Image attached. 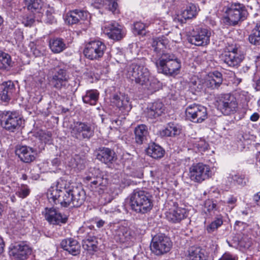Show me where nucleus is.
Here are the masks:
<instances>
[{
	"instance_id": "29",
	"label": "nucleus",
	"mask_w": 260,
	"mask_h": 260,
	"mask_svg": "<svg viewBox=\"0 0 260 260\" xmlns=\"http://www.w3.org/2000/svg\"><path fill=\"white\" fill-rule=\"evenodd\" d=\"M219 212V207L216 201L210 199L205 201L202 212L205 215L206 219L211 218L213 216H216L217 215L216 213Z\"/></svg>"
},
{
	"instance_id": "8",
	"label": "nucleus",
	"mask_w": 260,
	"mask_h": 260,
	"mask_svg": "<svg viewBox=\"0 0 260 260\" xmlns=\"http://www.w3.org/2000/svg\"><path fill=\"white\" fill-rule=\"evenodd\" d=\"M225 12L224 22L230 25H236L240 20H244L247 15L245 6L240 3L232 4Z\"/></svg>"
},
{
	"instance_id": "45",
	"label": "nucleus",
	"mask_w": 260,
	"mask_h": 260,
	"mask_svg": "<svg viewBox=\"0 0 260 260\" xmlns=\"http://www.w3.org/2000/svg\"><path fill=\"white\" fill-rule=\"evenodd\" d=\"M74 164L72 165L73 167L77 168L79 170L84 169L86 161L84 158H82L80 156L77 155L73 159Z\"/></svg>"
},
{
	"instance_id": "50",
	"label": "nucleus",
	"mask_w": 260,
	"mask_h": 260,
	"mask_svg": "<svg viewBox=\"0 0 260 260\" xmlns=\"http://www.w3.org/2000/svg\"><path fill=\"white\" fill-rule=\"evenodd\" d=\"M189 88L192 92H199L202 88V85L198 81H192L189 83Z\"/></svg>"
},
{
	"instance_id": "58",
	"label": "nucleus",
	"mask_w": 260,
	"mask_h": 260,
	"mask_svg": "<svg viewBox=\"0 0 260 260\" xmlns=\"http://www.w3.org/2000/svg\"><path fill=\"white\" fill-rule=\"evenodd\" d=\"M236 202H237V199L234 197H231L228 199L227 203L229 205H233V207H232V208H233L234 207V205L235 204V203H236Z\"/></svg>"
},
{
	"instance_id": "1",
	"label": "nucleus",
	"mask_w": 260,
	"mask_h": 260,
	"mask_svg": "<svg viewBox=\"0 0 260 260\" xmlns=\"http://www.w3.org/2000/svg\"><path fill=\"white\" fill-rule=\"evenodd\" d=\"M47 196L50 203L63 207H80L86 199L83 188L78 186L67 187L66 181L62 179L57 180L49 188Z\"/></svg>"
},
{
	"instance_id": "19",
	"label": "nucleus",
	"mask_w": 260,
	"mask_h": 260,
	"mask_svg": "<svg viewBox=\"0 0 260 260\" xmlns=\"http://www.w3.org/2000/svg\"><path fill=\"white\" fill-rule=\"evenodd\" d=\"M15 152L20 160L26 164L34 161L36 157L37 150L26 145H18Z\"/></svg>"
},
{
	"instance_id": "41",
	"label": "nucleus",
	"mask_w": 260,
	"mask_h": 260,
	"mask_svg": "<svg viewBox=\"0 0 260 260\" xmlns=\"http://www.w3.org/2000/svg\"><path fill=\"white\" fill-rule=\"evenodd\" d=\"M228 180L229 182L233 183L234 184L241 186L246 185L248 181L245 175L240 174L239 173L235 175L230 174L229 176L228 177Z\"/></svg>"
},
{
	"instance_id": "53",
	"label": "nucleus",
	"mask_w": 260,
	"mask_h": 260,
	"mask_svg": "<svg viewBox=\"0 0 260 260\" xmlns=\"http://www.w3.org/2000/svg\"><path fill=\"white\" fill-rule=\"evenodd\" d=\"M51 135L50 133L43 134V135L41 136L40 140L42 141H44V142L46 143L47 142L49 141L51 138Z\"/></svg>"
},
{
	"instance_id": "14",
	"label": "nucleus",
	"mask_w": 260,
	"mask_h": 260,
	"mask_svg": "<svg viewBox=\"0 0 260 260\" xmlns=\"http://www.w3.org/2000/svg\"><path fill=\"white\" fill-rule=\"evenodd\" d=\"M187 118L194 123H202L208 117L207 108L200 104H191L185 110Z\"/></svg>"
},
{
	"instance_id": "42",
	"label": "nucleus",
	"mask_w": 260,
	"mask_h": 260,
	"mask_svg": "<svg viewBox=\"0 0 260 260\" xmlns=\"http://www.w3.org/2000/svg\"><path fill=\"white\" fill-rule=\"evenodd\" d=\"M12 66V61L11 56L0 50V69L8 70Z\"/></svg>"
},
{
	"instance_id": "52",
	"label": "nucleus",
	"mask_w": 260,
	"mask_h": 260,
	"mask_svg": "<svg viewBox=\"0 0 260 260\" xmlns=\"http://www.w3.org/2000/svg\"><path fill=\"white\" fill-rule=\"evenodd\" d=\"M78 13L79 14V18L80 20H86L89 14L86 11L78 9Z\"/></svg>"
},
{
	"instance_id": "62",
	"label": "nucleus",
	"mask_w": 260,
	"mask_h": 260,
	"mask_svg": "<svg viewBox=\"0 0 260 260\" xmlns=\"http://www.w3.org/2000/svg\"><path fill=\"white\" fill-rule=\"evenodd\" d=\"M105 223V221H104L102 219H100L99 221L96 222V225L98 228H100L104 226Z\"/></svg>"
},
{
	"instance_id": "34",
	"label": "nucleus",
	"mask_w": 260,
	"mask_h": 260,
	"mask_svg": "<svg viewBox=\"0 0 260 260\" xmlns=\"http://www.w3.org/2000/svg\"><path fill=\"white\" fill-rule=\"evenodd\" d=\"M28 10L37 14L42 13L44 10L43 0H24Z\"/></svg>"
},
{
	"instance_id": "22",
	"label": "nucleus",
	"mask_w": 260,
	"mask_h": 260,
	"mask_svg": "<svg viewBox=\"0 0 260 260\" xmlns=\"http://www.w3.org/2000/svg\"><path fill=\"white\" fill-rule=\"evenodd\" d=\"M223 82L222 75L218 71L210 72L206 77L204 85L210 89H217Z\"/></svg>"
},
{
	"instance_id": "24",
	"label": "nucleus",
	"mask_w": 260,
	"mask_h": 260,
	"mask_svg": "<svg viewBox=\"0 0 260 260\" xmlns=\"http://www.w3.org/2000/svg\"><path fill=\"white\" fill-rule=\"evenodd\" d=\"M166 218L172 223H179L187 216L186 210L184 208L177 207L171 209L166 212Z\"/></svg>"
},
{
	"instance_id": "6",
	"label": "nucleus",
	"mask_w": 260,
	"mask_h": 260,
	"mask_svg": "<svg viewBox=\"0 0 260 260\" xmlns=\"http://www.w3.org/2000/svg\"><path fill=\"white\" fill-rule=\"evenodd\" d=\"M0 121L3 128L10 132L18 130L24 122L18 112L10 111H5L1 113Z\"/></svg>"
},
{
	"instance_id": "26",
	"label": "nucleus",
	"mask_w": 260,
	"mask_h": 260,
	"mask_svg": "<svg viewBox=\"0 0 260 260\" xmlns=\"http://www.w3.org/2000/svg\"><path fill=\"white\" fill-rule=\"evenodd\" d=\"M135 142L141 145L147 142L149 137L148 127L145 124L138 125L134 129Z\"/></svg>"
},
{
	"instance_id": "12",
	"label": "nucleus",
	"mask_w": 260,
	"mask_h": 260,
	"mask_svg": "<svg viewBox=\"0 0 260 260\" xmlns=\"http://www.w3.org/2000/svg\"><path fill=\"white\" fill-rule=\"evenodd\" d=\"M211 31L206 28L196 27L188 32L187 40L190 44L204 46L210 43Z\"/></svg>"
},
{
	"instance_id": "36",
	"label": "nucleus",
	"mask_w": 260,
	"mask_h": 260,
	"mask_svg": "<svg viewBox=\"0 0 260 260\" xmlns=\"http://www.w3.org/2000/svg\"><path fill=\"white\" fill-rule=\"evenodd\" d=\"M86 179L90 181V187L92 189H94L97 187H99L100 189H104V188L108 184L107 179L102 177L94 178L88 176L86 177Z\"/></svg>"
},
{
	"instance_id": "23",
	"label": "nucleus",
	"mask_w": 260,
	"mask_h": 260,
	"mask_svg": "<svg viewBox=\"0 0 260 260\" xmlns=\"http://www.w3.org/2000/svg\"><path fill=\"white\" fill-rule=\"evenodd\" d=\"M45 219L50 223L59 224L65 223L67 221L66 216H63L53 208H46L44 212Z\"/></svg>"
},
{
	"instance_id": "5",
	"label": "nucleus",
	"mask_w": 260,
	"mask_h": 260,
	"mask_svg": "<svg viewBox=\"0 0 260 260\" xmlns=\"http://www.w3.org/2000/svg\"><path fill=\"white\" fill-rule=\"evenodd\" d=\"M220 58L228 66L237 68L244 59V56L241 53L239 46L232 44L225 48Z\"/></svg>"
},
{
	"instance_id": "46",
	"label": "nucleus",
	"mask_w": 260,
	"mask_h": 260,
	"mask_svg": "<svg viewBox=\"0 0 260 260\" xmlns=\"http://www.w3.org/2000/svg\"><path fill=\"white\" fill-rule=\"evenodd\" d=\"M30 193V190L26 185L22 184L16 194L20 198L24 199L27 197Z\"/></svg>"
},
{
	"instance_id": "57",
	"label": "nucleus",
	"mask_w": 260,
	"mask_h": 260,
	"mask_svg": "<svg viewBox=\"0 0 260 260\" xmlns=\"http://www.w3.org/2000/svg\"><path fill=\"white\" fill-rule=\"evenodd\" d=\"M199 147H200L202 150H205L208 148V144L203 141H201L200 144H198Z\"/></svg>"
},
{
	"instance_id": "49",
	"label": "nucleus",
	"mask_w": 260,
	"mask_h": 260,
	"mask_svg": "<svg viewBox=\"0 0 260 260\" xmlns=\"http://www.w3.org/2000/svg\"><path fill=\"white\" fill-rule=\"evenodd\" d=\"M83 248L88 251H95L98 249V243H93L89 241H83Z\"/></svg>"
},
{
	"instance_id": "27",
	"label": "nucleus",
	"mask_w": 260,
	"mask_h": 260,
	"mask_svg": "<svg viewBox=\"0 0 260 260\" xmlns=\"http://www.w3.org/2000/svg\"><path fill=\"white\" fill-rule=\"evenodd\" d=\"M182 131V127L178 123L170 122L165 128L159 131V135L162 137H176L179 135Z\"/></svg>"
},
{
	"instance_id": "33",
	"label": "nucleus",
	"mask_w": 260,
	"mask_h": 260,
	"mask_svg": "<svg viewBox=\"0 0 260 260\" xmlns=\"http://www.w3.org/2000/svg\"><path fill=\"white\" fill-rule=\"evenodd\" d=\"M147 154L155 159L162 157L165 154V150L159 145L152 143L149 145L146 149Z\"/></svg>"
},
{
	"instance_id": "18",
	"label": "nucleus",
	"mask_w": 260,
	"mask_h": 260,
	"mask_svg": "<svg viewBox=\"0 0 260 260\" xmlns=\"http://www.w3.org/2000/svg\"><path fill=\"white\" fill-rule=\"evenodd\" d=\"M10 255L15 260H25L31 254V249L25 242L15 243L10 247Z\"/></svg>"
},
{
	"instance_id": "32",
	"label": "nucleus",
	"mask_w": 260,
	"mask_h": 260,
	"mask_svg": "<svg viewBox=\"0 0 260 260\" xmlns=\"http://www.w3.org/2000/svg\"><path fill=\"white\" fill-rule=\"evenodd\" d=\"M49 48L54 53H59L67 48L64 40L60 38H53L49 40Z\"/></svg>"
},
{
	"instance_id": "25",
	"label": "nucleus",
	"mask_w": 260,
	"mask_h": 260,
	"mask_svg": "<svg viewBox=\"0 0 260 260\" xmlns=\"http://www.w3.org/2000/svg\"><path fill=\"white\" fill-rule=\"evenodd\" d=\"M60 247L73 256H76L80 253V245L78 242L73 238H67L62 240Z\"/></svg>"
},
{
	"instance_id": "35",
	"label": "nucleus",
	"mask_w": 260,
	"mask_h": 260,
	"mask_svg": "<svg viewBox=\"0 0 260 260\" xmlns=\"http://www.w3.org/2000/svg\"><path fill=\"white\" fill-rule=\"evenodd\" d=\"M168 42L167 39L162 38H158L153 40L152 47L154 52L158 54L159 57L163 53H165L164 50L166 48Z\"/></svg>"
},
{
	"instance_id": "63",
	"label": "nucleus",
	"mask_w": 260,
	"mask_h": 260,
	"mask_svg": "<svg viewBox=\"0 0 260 260\" xmlns=\"http://www.w3.org/2000/svg\"><path fill=\"white\" fill-rule=\"evenodd\" d=\"M249 69H250V67L246 65L245 66H243L242 68V69H241V72H243V73H247Z\"/></svg>"
},
{
	"instance_id": "51",
	"label": "nucleus",
	"mask_w": 260,
	"mask_h": 260,
	"mask_svg": "<svg viewBox=\"0 0 260 260\" xmlns=\"http://www.w3.org/2000/svg\"><path fill=\"white\" fill-rule=\"evenodd\" d=\"M218 260H238V257L230 252H225Z\"/></svg>"
},
{
	"instance_id": "37",
	"label": "nucleus",
	"mask_w": 260,
	"mask_h": 260,
	"mask_svg": "<svg viewBox=\"0 0 260 260\" xmlns=\"http://www.w3.org/2000/svg\"><path fill=\"white\" fill-rule=\"evenodd\" d=\"M45 7H44V10H42V13L37 14L35 17L38 21L44 22L46 23L53 24L56 22V20L52 15L50 10L47 9L45 11V14H44Z\"/></svg>"
},
{
	"instance_id": "30",
	"label": "nucleus",
	"mask_w": 260,
	"mask_h": 260,
	"mask_svg": "<svg viewBox=\"0 0 260 260\" xmlns=\"http://www.w3.org/2000/svg\"><path fill=\"white\" fill-rule=\"evenodd\" d=\"M187 260H207L206 250L200 247L192 246L189 248Z\"/></svg>"
},
{
	"instance_id": "7",
	"label": "nucleus",
	"mask_w": 260,
	"mask_h": 260,
	"mask_svg": "<svg viewBox=\"0 0 260 260\" xmlns=\"http://www.w3.org/2000/svg\"><path fill=\"white\" fill-rule=\"evenodd\" d=\"M69 78L67 70L59 68V66L51 69L48 73L49 84L58 90L67 88Z\"/></svg>"
},
{
	"instance_id": "20",
	"label": "nucleus",
	"mask_w": 260,
	"mask_h": 260,
	"mask_svg": "<svg viewBox=\"0 0 260 260\" xmlns=\"http://www.w3.org/2000/svg\"><path fill=\"white\" fill-rule=\"evenodd\" d=\"M96 158L107 165L111 164L117 159L114 151L108 147H99L96 149Z\"/></svg>"
},
{
	"instance_id": "40",
	"label": "nucleus",
	"mask_w": 260,
	"mask_h": 260,
	"mask_svg": "<svg viewBox=\"0 0 260 260\" xmlns=\"http://www.w3.org/2000/svg\"><path fill=\"white\" fill-rule=\"evenodd\" d=\"M249 42L254 45H260V23H256L248 37Z\"/></svg>"
},
{
	"instance_id": "28",
	"label": "nucleus",
	"mask_w": 260,
	"mask_h": 260,
	"mask_svg": "<svg viewBox=\"0 0 260 260\" xmlns=\"http://www.w3.org/2000/svg\"><path fill=\"white\" fill-rule=\"evenodd\" d=\"M111 102L120 110L128 111L131 109L128 97L124 94H114L111 99Z\"/></svg>"
},
{
	"instance_id": "48",
	"label": "nucleus",
	"mask_w": 260,
	"mask_h": 260,
	"mask_svg": "<svg viewBox=\"0 0 260 260\" xmlns=\"http://www.w3.org/2000/svg\"><path fill=\"white\" fill-rule=\"evenodd\" d=\"M77 14L76 12H74L73 10L71 11L67 14L66 21L70 24H74L78 23V19L76 17Z\"/></svg>"
},
{
	"instance_id": "47",
	"label": "nucleus",
	"mask_w": 260,
	"mask_h": 260,
	"mask_svg": "<svg viewBox=\"0 0 260 260\" xmlns=\"http://www.w3.org/2000/svg\"><path fill=\"white\" fill-rule=\"evenodd\" d=\"M134 31L138 35H144L145 34V24L141 22H137L134 23Z\"/></svg>"
},
{
	"instance_id": "3",
	"label": "nucleus",
	"mask_w": 260,
	"mask_h": 260,
	"mask_svg": "<svg viewBox=\"0 0 260 260\" xmlns=\"http://www.w3.org/2000/svg\"><path fill=\"white\" fill-rule=\"evenodd\" d=\"M155 64L159 72L170 76L177 75L181 66L180 60L171 53H163Z\"/></svg>"
},
{
	"instance_id": "16",
	"label": "nucleus",
	"mask_w": 260,
	"mask_h": 260,
	"mask_svg": "<svg viewBox=\"0 0 260 260\" xmlns=\"http://www.w3.org/2000/svg\"><path fill=\"white\" fill-rule=\"evenodd\" d=\"M220 110L224 115H229L237 111L238 103L236 98L232 94L222 95L219 104Z\"/></svg>"
},
{
	"instance_id": "60",
	"label": "nucleus",
	"mask_w": 260,
	"mask_h": 260,
	"mask_svg": "<svg viewBox=\"0 0 260 260\" xmlns=\"http://www.w3.org/2000/svg\"><path fill=\"white\" fill-rule=\"evenodd\" d=\"M5 243L3 238L0 237V254H1L4 250Z\"/></svg>"
},
{
	"instance_id": "13",
	"label": "nucleus",
	"mask_w": 260,
	"mask_h": 260,
	"mask_svg": "<svg viewBox=\"0 0 260 260\" xmlns=\"http://www.w3.org/2000/svg\"><path fill=\"white\" fill-rule=\"evenodd\" d=\"M172 247L170 239L165 234H159L154 236L151 241L150 249L157 255L169 252Z\"/></svg>"
},
{
	"instance_id": "17",
	"label": "nucleus",
	"mask_w": 260,
	"mask_h": 260,
	"mask_svg": "<svg viewBox=\"0 0 260 260\" xmlns=\"http://www.w3.org/2000/svg\"><path fill=\"white\" fill-rule=\"evenodd\" d=\"M102 30L110 39L114 40H120L124 37L121 26L115 21L105 22Z\"/></svg>"
},
{
	"instance_id": "31",
	"label": "nucleus",
	"mask_w": 260,
	"mask_h": 260,
	"mask_svg": "<svg viewBox=\"0 0 260 260\" xmlns=\"http://www.w3.org/2000/svg\"><path fill=\"white\" fill-rule=\"evenodd\" d=\"M165 110V106L162 102H155L151 104L146 112L147 116L150 118H155L161 115Z\"/></svg>"
},
{
	"instance_id": "21",
	"label": "nucleus",
	"mask_w": 260,
	"mask_h": 260,
	"mask_svg": "<svg viewBox=\"0 0 260 260\" xmlns=\"http://www.w3.org/2000/svg\"><path fill=\"white\" fill-rule=\"evenodd\" d=\"M16 91L14 84L11 81L4 82L0 85V99L2 102L8 103Z\"/></svg>"
},
{
	"instance_id": "38",
	"label": "nucleus",
	"mask_w": 260,
	"mask_h": 260,
	"mask_svg": "<svg viewBox=\"0 0 260 260\" xmlns=\"http://www.w3.org/2000/svg\"><path fill=\"white\" fill-rule=\"evenodd\" d=\"M99 93L96 90H87L82 100L84 103L95 105L99 99Z\"/></svg>"
},
{
	"instance_id": "55",
	"label": "nucleus",
	"mask_w": 260,
	"mask_h": 260,
	"mask_svg": "<svg viewBox=\"0 0 260 260\" xmlns=\"http://www.w3.org/2000/svg\"><path fill=\"white\" fill-rule=\"evenodd\" d=\"M253 200L255 204L260 207V192H257L253 196Z\"/></svg>"
},
{
	"instance_id": "61",
	"label": "nucleus",
	"mask_w": 260,
	"mask_h": 260,
	"mask_svg": "<svg viewBox=\"0 0 260 260\" xmlns=\"http://www.w3.org/2000/svg\"><path fill=\"white\" fill-rule=\"evenodd\" d=\"M247 94V93L245 92H242L240 94V98H241V100L244 102L247 101V100H248V98Z\"/></svg>"
},
{
	"instance_id": "43",
	"label": "nucleus",
	"mask_w": 260,
	"mask_h": 260,
	"mask_svg": "<svg viewBox=\"0 0 260 260\" xmlns=\"http://www.w3.org/2000/svg\"><path fill=\"white\" fill-rule=\"evenodd\" d=\"M95 3L113 13H116L118 12L117 0H95Z\"/></svg>"
},
{
	"instance_id": "10",
	"label": "nucleus",
	"mask_w": 260,
	"mask_h": 260,
	"mask_svg": "<svg viewBox=\"0 0 260 260\" xmlns=\"http://www.w3.org/2000/svg\"><path fill=\"white\" fill-rule=\"evenodd\" d=\"M71 136L79 141L89 140L94 135V129L87 122L77 121L71 126Z\"/></svg>"
},
{
	"instance_id": "9",
	"label": "nucleus",
	"mask_w": 260,
	"mask_h": 260,
	"mask_svg": "<svg viewBox=\"0 0 260 260\" xmlns=\"http://www.w3.org/2000/svg\"><path fill=\"white\" fill-rule=\"evenodd\" d=\"M114 240L118 243L125 245V247L131 246L135 241V233L128 227L120 224H114L112 228Z\"/></svg>"
},
{
	"instance_id": "39",
	"label": "nucleus",
	"mask_w": 260,
	"mask_h": 260,
	"mask_svg": "<svg viewBox=\"0 0 260 260\" xmlns=\"http://www.w3.org/2000/svg\"><path fill=\"white\" fill-rule=\"evenodd\" d=\"M198 13L197 6L192 3H189L181 12V16L184 19H191L195 17Z\"/></svg>"
},
{
	"instance_id": "56",
	"label": "nucleus",
	"mask_w": 260,
	"mask_h": 260,
	"mask_svg": "<svg viewBox=\"0 0 260 260\" xmlns=\"http://www.w3.org/2000/svg\"><path fill=\"white\" fill-rule=\"evenodd\" d=\"M259 118V114L257 112H255L250 116V119L253 122H255L258 120Z\"/></svg>"
},
{
	"instance_id": "44",
	"label": "nucleus",
	"mask_w": 260,
	"mask_h": 260,
	"mask_svg": "<svg viewBox=\"0 0 260 260\" xmlns=\"http://www.w3.org/2000/svg\"><path fill=\"white\" fill-rule=\"evenodd\" d=\"M223 224V216L219 214L217 215L215 219L206 227V230L208 233H212L220 227Z\"/></svg>"
},
{
	"instance_id": "4",
	"label": "nucleus",
	"mask_w": 260,
	"mask_h": 260,
	"mask_svg": "<svg viewBox=\"0 0 260 260\" xmlns=\"http://www.w3.org/2000/svg\"><path fill=\"white\" fill-rule=\"evenodd\" d=\"M131 209L136 213L145 214L153 207L150 196L144 190H135L130 198Z\"/></svg>"
},
{
	"instance_id": "59",
	"label": "nucleus",
	"mask_w": 260,
	"mask_h": 260,
	"mask_svg": "<svg viewBox=\"0 0 260 260\" xmlns=\"http://www.w3.org/2000/svg\"><path fill=\"white\" fill-rule=\"evenodd\" d=\"M83 241H89L93 243H98L97 238L95 236H88Z\"/></svg>"
},
{
	"instance_id": "2",
	"label": "nucleus",
	"mask_w": 260,
	"mask_h": 260,
	"mask_svg": "<svg viewBox=\"0 0 260 260\" xmlns=\"http://www.w3.org/2000/svg\"><path fill=\"white\" fill-rule=\"evenodd\" d=\"M127 76L136 84L143 86L151 92L155 91L159 88V82L150 75L142 59L136 60L129 65Z\"/></svg>"
},
{
	"instance_id": "54",
	"label": "nucleus",
	"mask_w": 260,
	"mask_h": 260,
	"mask_svg": "<svg viewBox=\"0 0 260 260\" xmlns=\"http://www.w3.org/2000/svg\"><path fill=\"white\" fill-rule=\"evenodd\" d=\"M35 22V19L31 17H27L24 22L25 26H31Z\"/></svg>"
},
{
	"instance_id": "15",
	"label": "nucleus",
	"mask_w": 260,
	"mask_h": 260,
	"mask_svg": "<svg viewBox=\"0 0 260 260\" xmlns=\"http://www.w3.org/2000/svg\"><path fill=\"white\" fill-rule=\"evenodd\" d=\"M106 50V46L103 42L94 40L86 44L83 53L85 57L90 60H99Z\"/></svg>"
},
{
	"instance_id": "64",
	"label": "nucleus",
	"mask_w": 260,
	"mask_h": 260,
	"mask_svg": "<svg viewBox=\"0 0 260 260\" xmlns=\"http://www.w3.org/2000/svg\"><path fill=\"white\" fill-rule=\"evenodd\" d=\"M256 89L257 90H260V75L258 78L256 80Z\"/></svg>"
},
{
	"instance_id": "11",
	"label": "nucleus",
	"mask_w": 260,
	"mask_h": 260,
	"mask_svg": "<svg viewBox=\"0 0 260 260\" xmlns=\"http://www.w3.org/2000/svg\"><path fill=\"white\" fill-rule=\"evenodd\" d=\"M211 176L210 166L202 162L193 164L189 168V178L194 182L201 183Z\"/></svg>"
}]
</instances>
